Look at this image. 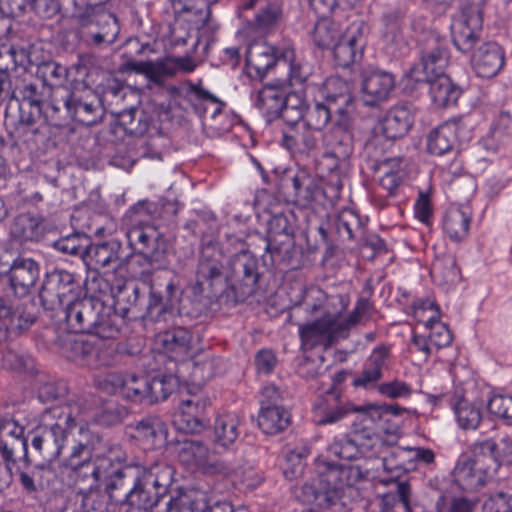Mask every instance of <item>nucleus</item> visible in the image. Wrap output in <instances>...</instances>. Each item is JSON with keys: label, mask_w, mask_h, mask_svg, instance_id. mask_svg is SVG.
<instances>
[{"label": "nucleus", "mask_w": 512, "mask_h": 512, "mask_svg": "<svg viewBox=\"0 0 512 512\" xmlns=\"http://www.w3.org/2000/svg\"><path fill=\"white\" fill-rule=\"evenodd\" d=\"M74 6L80 33L88 44L100 46L115 42L119 25L116 17L106 11L107 0H70ZM33 9L42 18H52L61 11L60 0H33Z\"/></svg>", "instance_id": "1"}, {"label": "nucleus", "mask_w": 512, "mask_h": 512, "mask_svg": "<svg viewBox=\"0 0 512 512\" xmlns=\"http://www.w3.org/2000/svg\"><path fill=\"white\" fill-rule=\"evenodd\" d=\"M64 319L71 333L113 339L120 332V323L112 318V307L95 297H78L69 302L64 306Z\"/></svg>", "instance_id": "2"}, {"label": "nucleus", "mask_w": 512, "mask_h": 512, "mask_svg": "<svg viewBox=\"0 0 512 512\" xmlns=\"http://www.w3.org/2000/svg\"><path fill=\"white\" fill-rule=\"evenodd\" d=\"M174 470L164 461L148 466L136 465L133 485L123 498L125 506L149 511L167 494L173 482Z\"/></svg>", "instance_id": "3"}, {"label": "nucleus", "mask_w": 512, "mask_h": 512, "mask_svg": "<svg viewBox=\"0 0 512 512\" xmlns=\"http://www.w3.org/2000/svg\"><path fill=\"white\" fill-rule=\"evenodd\" d=\"M75 417L70 405L48 408L42 416L39 433L31 440L32 447L47 461L58 459L68 443Z\"/></svg>", "instance_id": "4"}, {"label": "nucleus", "mask_w": 512, "mask_h": 512, "mask_svg": "<svg viewBox=\"0 0 512 512\" xmlns=\"http://www.w3.org/2000/svg\"><path fill=\"white\" fill-rule=\"evenodd\" d=\"M125 236L133 255L141 257L140 263L147 266L143 273L150 274L153 269L167 265L168 243L153 225H132L126 229Z\"/></svg>", "instance_id": "5"}, {"label": "nucleus", "mask_w": 512, "mask_h": 512, "mask_svg": "<svg viewBox=\"0 0 512 512\" xmlns=\"http://www.w3.org/2000/svg\"><path fill=\"white\" fill-rule=\"evenodd\" d=\"M259 277L258 259L251 252L243 250L231 257L227 280L239 299L255 293Z\"/></svg>", "instance_id": "6"}, {"label": "nucleus", "mask_w": 512, "mask_h": 512, "mask_svg": "<svg viewBox=\"0 0 512 512\" xmlns=\"http://www.w3.org/2000/svg\"><path fill=\"white\" fill-rule=\"evenodd\" d=\"M36 320V307L31 300L19 296L0 300V330H4L8 336H18Z\"/></svg>", "instance_id": "7"}, {"label": "nucleus", "mask_w": 512, "mask_h": 512, "mask_svg": "<svg viewBox=\"0 0 512 512\" xmlns=\"http://www.w3.org/2000/svg\"><path fill=\"white\" fill-rule=\"evenodd\" d=\"M81 294V287L74 274L66 270H55L46 276L40 291V299L44 305L54 308L65 306Z\"/></svg>", "instance_id": "8"}, {"label": "nucleus", "mask_w": 512, "mask_h": 512, "mask_svg": "<svg viewBox=\"0 0 512 512\" xmlns=\"http://www.w3.org/2000/svg\"><path fill=\"white\" fill-rule=\"evenodd\" d=\"M177 456L187 469H199L207 475H227L231 471L225 462L211 460L208 447L201 441L186 439L179 442Z\"/></svg>", "instance_id": "9"}, {"label": "nucleus", "mask_w": 512, "mask_h": 512, "mask_svg": "<svg viewBox=\"0 0 512 512\" xmlns=\"http://www.w3.org/2000/svg\"><path fill=\"white\" fill-rule=\"evenodd\" d=\"M299 335L306 349L316 346L328 348L338 339L347 337L335 314H325L311 323L300 324Z\"/></svg>", "instance_id": "10"}, {"label": "nucleus", "mask_w": 512, "mask_h": 512, "mask_svg": "<svg viewBox=\"0 0 512 512\" xmlns=\"http://www.w3.org/2000/svg\"><path fill=\"white\" fill-rule=\"evenodd\" d=\"M71 120L85 126H92L99 123L104 115L105 109L102 100L91 88L68 89Z\"/></svg>", "instance_id": "11"}, {"label": "nucleus", "mask_w": 512, "mask_h": 512, "mask_svg": "<svg viewBox=\"0 0 512 512\" xmlns=\"http://www.w3.org/2000/svg\"><path fill=\"white\" fill-rule=\"evenodd\" d=\"M471 138V131L461 119L446 121L427 136V151L442 156L450 152L458 141L464 143Z\"/></svg>", "instance_id": "12"}, {"label": "nucleus", "mask_w": 512, "mask_h": 512, "mask_svg": "<svg viewBox=\"0 0 512 512\" xmlns=\"http://www.w3.org/2000/svg\"><path fill=\"white\" fill-rule=\"evenodd\" d=\"M101 339L95 334L69 337L63 345V352L68 359L82 365L92 368L102 366L107 360L102 351Z\"/></svg>", "instance_id": "13"}, {"label": "nucleus", "mask_w": 512, "mask_h": 512, "mask_svg": "<svg viewBox=\"0 0 512 512\" xmlns=\"http://www.w3.org/2000/svg\"><path fill=\"white\" fill-rule=\"evenodd\" d=\"M100 386L111 394H117L126 400L142 402L145 400L147 378L135 374L111 371L104 374Z\"/></svg>", "instance_id": "14"}, {"label": "nucleus", "mask_w": 512, "mask_h": 512, "mask_svg": "<svg viewBox=\"0 0 512 512\" xmlns=\"http://www.w3.org/2000/svg\"><path fill=\"white\" fill-rule=\"evenodd\" d=\"M294 244V227L289 216L275 214L269 221L266 252L271 254L272 261H282Z\"/></svg>", "instance_id": "15"}, {"label": "nucleus", "mask_w": 512, "mask_h": 512, "mask_svg": "<svg viewBox=\"0 0 512 512\" xmlns=\"http://www.w3.org/2000/svg\"><path fill=\"white\" fill-rule=\"evenodd\" d=\"M395 79L391 73L367 70L362 74L361 100L365 106L378 107L391 96Z\"/></svg>", "instance_id": "16"}, {"label": "nucleus", "mask_w": 512, "mask_h": 512, "mask_svg": "<svg viewBox=\"0 0 512 512\" xmlns=\"http://www.w3.org/2000/svg\"><path fill=\"white\" fill-rule=\"evenodd\" d=\"M126 463L127 455L125 451L116 446L109 449L105 455L96 457L92 466H84L86 470L84 473L88 475L90 480V474H94L97 485L104 484L130 468Z\"/></svg>", "instance_id": "17"}, {"label": "nucleus", "mask_w": 512, "mask_h": 512, "mask_svg": "<svg viewBox=\"0 0 512 512\" xmlns=\"http://www.w3.org/2000/svg\"><path fill=\"white\" fill-rule=\"evenodd\" d=\"M281 46L274 47L267 42L252 43L246 52V67L248 74L253 78L262 79L276 64Z\"/></svg>", "instance_id": "18"}, {"label": "nucleus", "mask_w": 512, "mask_h": 512, "mask_svg": "<svg viewBox=\"0 0 512 512\" xmlns=\"http://www.w3.org/2000/svg\"><path fill=\"white\" fill-rule=\"evenodd\" d=\"M38 263L32 258H16L8 272V279L14 294L19 297L27 295L39 278Z\"/></svg>", "instance_id": "19"}, {"label": "nucleus", "mask_w": 512, "mask_h": 512, "mask_svg": "<svg viewBox=\"0 0 512 512\" xmlns=\"http://www.w3.org/2000/svg\"><path fill=\"white\" fill-rule=\"evenodd\" d=\"M338 117L333 127L324 136V143L333 157L345 160L353 152L351 121L350 116Z\"/></svg>", "instance_id": "20"}, {"label": "nucleus", "mask_w": 512, "mask_h": 512, "mask_svg": "<svg viewBox=\"0 0 512 512\" xmlns=\"http://www.w3.org/2000/svg\"><path fill=\"white\" fill-rule=\"evenodd\" d=\"M505 53L503 48L495 42L482 44L472 57L475 73L482 78H492L503 68Z\"/></svg>", "instance_id": "21"}, {"label": "nucleus", "mask_w": 512, "mask_h": 512, "mask_svg": "<svg viewBox=\"0 0 512 512\" xmlns=\"http://www.w3.org/2000/svg\"><path fill=\"white\" fill-rule=\"evenodd\" d=\"M121 249V241L114 238L90 243L88 247H86L84 263L91 270L118 266L121 261Z\"/></svg>", "instance_id": "22"}, {"label": "nucleus", "mask_w": 512, "mask_h": 512, "mask_svg": "<svg viewBox=\"0 0 512 512\" xmlns=\"http://www.w3.org/2000/svg\"><path fill=\"white\" fill-rule=\"evenodd\" d=\"M489 473L490 465L465 458L457 462L453 480L462 490L475 491L486 483Z\"/></svg>", "instance_id": "23"}, {"label": "nucleus", "mask_w": 512, "mask_h": 512, "mask_svg": "<svg viewBox=\"0 0 512 512\" xmlns=\"http://www.w3.org/2000/svg\"><path fill=\"white\" fill-rule=\"evenodd\" d=\"M42 117V106H28L26 102H20L17 114L8 109L5 113L7 123L14 126V133L19 139L29 140V135H36L40 131L38 125Z\"/></svg>", "instance_id": "24"}, {"label": "nucleus", "mask_w": 512, "mask_h": 512, "mask_svg": "<svg viewBox=\"0 0 512 512\" xmlns=\"http://www.w3.org/2000/svg\"><path fill=\"white\" fill-rule=\"evenodd\" d=\"M414 116L409 107L397 105L392 107L380 121L377 131L388 140L405 136L413 125Z\"/></svg>", "instance_id": "25"}, {"label": "nucleus", "mask_w": 512, "mask_h": 512, "mask_svg": "<svg viewBox=\"0 0 512 512\" xmlns=\"http://www.w3.org/2000/svg\"><path fill=\"white\" fill-rule=\"evenodd\" d=\"M209 405L210 400L207 397L191 395L188 398H183L180 401L176 419L180 429L187 432L201 430L204 426L202 417Z\"/></svg>", "instance_id": "26"}, {"label": "nucleus", "mask_w": 512, "mask_h": 512, "mask_svg": "<svg viewBox=\"0 0 512 512\" xmlns=\"http://www.w3.org/2000/svg\"><path fill=\"white\" fill-rule=\"evenodd\" d=\"M178 287L173 279L165 286L164 294L151 291L147 306V318L153 322H166L173 315L178 301Z\"/></svg>", "instance_id": "27"}, {"label": "nucleus", "mask_w": 512, "mask_h": 512, "mask_svg": "<svg viewBox=\"0 0 512 512\" xmlns=\"http://www.w3.org/2000/svg\"><path fill=\"white\" fill-rule=\"evenodd\" d=\"M282 146L293 154H309L318 146L317 133L302 122L283 130Z\"/></svg>", "instance_id": "28"}, {"label": "nucleus", "mask_w": 512, "mask_h": 512, "mask_svg": "<svg viewBox=\"0 0 512 512\" xmlns=\"http://www.w3.org/2000/svg\"><path fill=\"white\" fill-rule=\"evenodd\" d=\"M324 100L334 107L338 116H350L354 111V98L348 82L339 77L329 78L326 82Z\"/></svg>", "instance_id": "29"}, {"label": "nucleus", "mask_w": 512, "mask_h": 512, "mask_svg": "<svg viewBox=\"0 0 512 512\" xmlns=\"http://www.w3.org/2000/svg\"><path fill=\"white\" fill-rule=\"evenodd\" d=\"M241 419L235 412H226L216 417L213 427V443L216 448L229 449L238 439Z\"/></svg>", "instance_id": "30"}, {"label": "nucleus", "mask_w": 512, "mask_h": 512, "mask_svg": "<svg viewBox=\"0 0 512 512\" xmlns=\"http://www.w3.org/2000/svg\"><path fill=\"white\" fill-rule=\"evenodd\" d=\"M289 188L294 202L302 207L309 206L320 197L319 180L306 171H298L289 178Z\"/></svg>", "instance_id": "31"}, {"label": "nucleus", "mask_w": 512, "mask_h": 512, "mask_svg": "<svg viewBox=\"0 0 512 512\" xmlns=\"http://www.w3.org/2000/svg\"><path fill=\"white\" fill-rule=\"evenodd\" d=\"M471 219V212L468 208L449 207L445 212L442 224L445 235L452 242H462L469 234Z\"/></svg>", "instance_id": "32"}, {"label": "nucleus", "mask_w": 512, "mask_h": 512, "mask_svg": "<svg viewBox=\"0 0 512 512\" xmlns=\"http://www.w3.org/2000/svg\"><path fill=\"white\" fill-rule=\"evenodd\" d=\"M192 334L186 328L178 327L159 335L164 352L176 361L185 360L191 351Z\"/></svg>", "instance_id": "33"}, {"label": "nucleus", "mask_w": 512, "mask_h": 512, "mask_svg": "<svg viewBox=\"0 0 512 512\" xmlns=\"http://www.w3.org/2000/svg\"><path fill=\"white\" fill-rule=\"evenodd\" d=\"M318 482L324 489L327 502H333L341 497L344 490L342 478V465L327 461L317 463Z\"/></svg>", "instance_id": "34"}, {"label": "nucleus", "mask_w": 512, "mask_h": 512, "mask_svg": "<svg viewBox=\"0 0 512 512\" xmlns=\"http://www.w3.org/2000/svg\"><path fill=\"white\" fill-rule=\"evenodd\" d=\"M186 98L200 117L206 115L208 112L215 117L222 112L224 106L222 101L214 94L204 89L200 83L194 84L190 81L187 82Z\"/></svg>", "instance_id": "35"}, {"label": "nucleus", "mask_w": 512, "mask_h": 512, "mask_svg": "<svg viewBox=\"0 0 512 512\" xmlns=\"http://www.w3.org/2000/svg\"><path fill=\"white\" fill-rule=\"evenodd\" d=\"M69 104L68 89L61 88L56 90L51 100L42 106V117L44 122L61 127L71 119V110Z\"/></svg>", "instance_id": "36"}, {"label": "nucleus", "mask_w": 512, "mask_h": 512, "mask_svg": "<svg viewBox=\"0 0 512 512\" xmlns=\"http://www.w3.org/2000/svg\"><path fill=\"white\" fill-rule=\"evenodd\" d=\"M140 287L134 283H126L118 287V292L114 295V306L112 307V318L119 323V317L122 319L138 316V301Z\"/></svg>", "instance_id": "37"}, {"label": "nucleus", "mask_w": 512, "mask_h": 512, "mask_svg": "<svg viewBox=\"0 0 512 512\" xmlns=\"http://www.w3.org/2000/svg\"><path fill=\"white\" fill-rule=\"evenodd\" d=\"M23 435L24 428L13 419L0 420V451L6 461L14 460V451L17 447L26 451L27 443Z\"/></svg>", "instance_id": "38"}, {"label": "nucleus", "mask_w": 512, "mask_h": 512, "mask_svg": "<svg viewBox=\"0 0 512 512\" xmlns=\"http://www.w3.org/2000/svg\"><path fill=\"white\" fill-rule=\"evenodd\" d=\"M174 10L178 17L189 22L197 30L208 24L211 14L208 0H178L174 3Z\"/></svg>", "instance_id": "39"}, {"label": "nucleus", "mask_w": 512, "mask_h": 512, "mask_svg": "<svg viewBox=\"0 0 512 512\" xmlns=\"http://www.w3.org/2000/svg\"><path fill=\"white\" fill-rule=\"evenodd\" d=\"M10 234L20 241H39L45 234V226L41 217L23 213L14 218Z\"/></svg>", "instance_id": "40"}, {"label": "nucleus", "mask_w": 512, "mask_h": 512, "mask_svg": "<svg viewBox=\"0 0 512 512\" xmlns=\"http://www.w3.org/2000/svg\"><path fill=\"white\" fill-rule=\"evenodd\" d=\"M132 437L136 439L145 449H154L161 446L164 440V429L162 422L154 417H146L135 425Z\"/></svg>", "instance_id": "41"}, {"label": "nucleus", "mask_w": 512, "mask_h": 512, "mask_svg": "<svg viewBox=\"0 0 512 512\" xmlns=\"http://www.w3.org/2000/svg\"><path fill=\"white\" fill-rule=\"evenodd\" d=\"M449 62V52L445 45L436 43L434 47L422 52L421 66L422 77H417L418 81L431 80L434 77L445 75L444 70Z\"/></svg>", "instance_id": "42"}, {"label": "nucleus", "mask_w": 512, "mask_h": 512, "mask_svg": "<svg viewBox=\"0 0 512 512\" xmlns=\"http://www.w3.org/2000/svg\"><path fill=\"white\" fill-rule=\"evenodd\" d=\"M278 59L288 66L287 80L292 86L303 84L311 74L310 65L296 56L294 46L291 43L281 45Z\"/></svg>", "instance_id": "43"}, {"label": "nucleus", "mask_w": 512, "mask_h": 512, "mask_svg": "<svg viewBox=\"0 0 512 512\" xmlns=\"http://www.w3.org/2000/svg\"><path fill=\"white\" fill-rule=\"evenodd\" d=\"M362 407L350 408L340 403L336 398L320 400L314 406V421L317 425L334 424L352 411L362 412Z\"/></svg>", "instance_id": "44"}, {"label": "nucleus", "mask_w": 512, "mask_h": 512, "mask_svg": "<svg viewBox=\"0 0 512 512\" xmlns=\"http://www.w3.org/2000/svg\"><path fill=\"white\" fill-rule=\"evenodd\" d=\"M424 81L430 84L431 99L439 108L454 105L461 95V89L447 75H440Z\"/></svg>", "instance_id": "45"}, {"label": "nucleus", "mask_w": 512, "mask_h": 512, "mask_svg": "<svg viewBox=\"0 0 512 512\" xmlns=\"http://www.w3.org/2000/svg\"><path fill=\"white\" fill-rule=\"evenodd\" d=\"M353 435L361 455L367 458L382 456L390 445L389 440L383 439L372 428L367 426L354 430Z\"/></svg>", "instance_id": "46"}, {"label": "nucleus", "mask_w": 512, "mask_h": 512, "mask_svg": "<svg viewBox=\"0 0 512 512\" xmlns=\"http://www.w3.org/2000/svg\"><path fill=\"white\" fill-rule=\"evenodd\" d=\"M290 424V414L284 407H266L258 415L259 428L265 433L275 435L284 431Z\"/></svg>", "instance_id": "47"}, {"label": "nucleus", "mask_w": 512, "mask_h": 512, "mask_svg": "<svg viewBox=\"0 0 512 512\" xmlns=\"http://www.w3.org/2000/svg\"><path fill=\"white\" fill-rule=\"evenodd\" d=\"M481 28L472 26L467 19H455L451 25L452 40L455 47L463 53L470 52L479 39Z\"/></svg>", "instance_id": "48"}, {"label": "nucleus", "mask_w": 512, "mask_h": 512, "mask_svg": "<svg viewBox=\"0 0 512 512\" xmlns=\"http://www.w3.org/2000/svg\"><path fill=\"white\" fill-rule=\"evenodd\" d=\"M453 411L459 427L464 430H475L481 423V404L471 403L460 398L453 404Z\"/></svg>", "instance_id": "49"}, {"label": "nucleus", "mask_w": 512, "mask_h": 512, "mask_svg": "<svg viewBox=\"0 0 512 512\" xmlns=\"http://www.w3.org/2000/svg\"><path fill=\"white\" fill-rule=\"evenodd\" d=\"M135 467L128 468L123 471L120 475L110 479L109 481L102 484L104 491L112 504L125 506L124 497L127 494L129 484L134 481Z\"/></svg>", "instance_id": "50"}, {"label": "nucleus", "mask_w": 512, "mask_h": 512, "mask_svg": "<svg viewBox=\"0 0 512 512\" xmlns=\"http://www.w3.org/2000/svg\"><path fill=\"white\" fill-rule=\"evenodd\" d=\"M334 107L324 101H316L307 105L302 123L316 133L321 131L332 119Z\"/></svg>", "instance_id": "51"}, {"label": "nucleus", "mask_w": 512, "mask_h": 512, "mask_svg": "<svg viewBox=\"0 0 512 512\" xmlns=\"http://www.w3.org/2000/svg\"><path fill=\"white\" fill-rule=\"evenodd\" d=\"M286 92L276 86H265L257 97V106L268 116L277 117L283 109Z\"/></svg>", "instance_id": "52"}, {"label": "nucleus", "mask_w": 512, "mask_h": 512, "mask_svg": "<svg viewBox=\"0 0 512 512\" xmlns=\"http://www.w3.org/2000/svg\"><path fill=\"white\" fill-rule=\"evenodd\" d=\"M208 250H204L201 254L198 267H197V285L203 286L208 284L212 285L213 281L220 278L222 275V263L220 259L215 257V253L208 254Z\"/></svg>", "instance_id": "53"}, {"label": "nucleus", "mask_w": 512, "mask_h": 512, "mask_svg": "<svg viewBox=\"0 0 512 512\" xmlns=\"http://www.w3.org/2000/svg\"><path fill=\"white\" fill-rule=\"evenodd\" d=\"M313 31V40L320 48H330L341 37L338 25L327 16H319Z\"/></svg>", "instance_id": "54"}, {"label": "nucleus", "mask_w": 512, "mask_h": 512, "mask_svg": "<svg viewBox=\"0 0 512 512\" xmlns=\"http://www.w3.org/2000/svg\"><path fill=\"white\" fill-rule=\"evenodd\" d=\"M176 387L177 379L172 375H163L155 377L152 380L147 379L145 399H147L149 403L164 401Z\"/></svg>", "instance_id": "55"}, {"label": "nucleus", "mask_w": 512, "mask_h": 512, "mask_svg": "<svg viewBox=\"0 0 512 512\" xmlns=\"http://www.w3.org/2000/svg\"><path fill=\"white\" fill-rule=\"evenodd\" d=\"M471 451L473 458H469L470 460H478L485 465H490V470L500 466L498 456H501V446L493 439L475 442L471 446Z\"/></svg>", "instance_id": "56"}, {"label": "nucleus", "mask_w": 512, "mask_h": 512, "mask_svg": "<svg viewBox=\"0 0 512 512\" xmlns=\"http://www.w3.org/2000/svg\"><path fill=\"white\" fill-rule=\"evenodd\" d=\"M83 471V468L79 466L63 468L61 472L65 485L74 489L78 494L82 495L93 490V488L97 485L96 477H94V474H90V480L88 475H85Z\"/></svg>", "instance_id": "57"}, {"label": "nucleus", "mask_w": 512, "mask_h": 512, "mask_svg": "<svg viewBox=\"0 0 512 512\" xmlns=\"http://www.w3.org/2000/svg\"><path fill=\"white\" fill-rule=\"evenodd\" d=\"M167 68L162 67V59L155 61H128L123 65L124 71L144 75L156 85L163 83V71H167Z\"/></svg>", "instance_id": "58"}, {"label": "nucleus", "mask_w": 512, "mask_h": 512, "mask_svg": "<svg viewBox=\"0 0 512 512\" xmlns=\"http://www.w3.org/2000/svg\"><path fill=\"white\" fill-rule=\"evenodd\" d=\"M307 104L304 98L298 93H289L285 95L283 109L279 117L288 124L302 122Z\"/></svg>", "instance_id": "59"}, {"label": "nucleus", "mask_w": 512, "mask_h": 512, "mask_svg": "<svg viewBox=\"0 0 512 512\" xmlns=\"http://www.w3.org/2000/svg\"><path fill=\"white\" fill-rule=\"evenodd\" d=\"M70 70L55 62H43L37 67V76L40 77L45 85L62 86L68 78Z\"/></svg>", "instance_id": "60"}, {"label": "nucleus", "mask_w": 512, "mask_h": 512, "mask_svg": "<svg viewBox=\"0 0 512 512\" xmlns=\"http://www.w3.org/2000/svg\"><path fill=\"white\" fill-rule=\"evenodd\" d=\"M89 238L85 234L74 233L60 238L53 243V247L64 254L80 256L85 262L86 247H88Z\"/></svg>", "instance_id": "61"}, {"label": "nucleus", "mask_w": 512, "mask_h": 512, "mask_svg": "<svg viewBox=\"0 0 512 512\" xmlns=\"http://www.w3.org/2000/svg\"><path fill=\"white\" fill-rule=\"evenodd\" d=\"M487 409L491 415L512 424V395L493 393L487 400Z\"/></svg>", "instance_id": "62"}, {"label": "nucleus", "mask_w": 512, "mask_h": 512, "mask_svg": "<svg viewBox=\"0 0 512 512\" xmlns=\"http://www.w3.org/2000/svg\"><path fill=\"white\" fill-rule=\"evenodd\" d=\"M337 230L342 237L353 240L362 235L363 226L360 218L354 211L345 209L338 216Z\"/></svg>", "instance_id": "63"}, {"label": "nucleus", "mask_w": 512, "mask_h": 512, "mask_svg": "<svg viewBox=\"0 0 512 512\" xmlns=\"http://www.w3.org/2000/svg\"><path fill=\"white\" fill-rule=\"evenodd\" d=\"M475 502L466 497H448L441 495L436 503L437 512H473Z\"/></svg>", "instance_id": "64"}]
</instances>
